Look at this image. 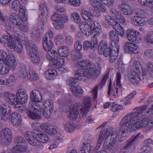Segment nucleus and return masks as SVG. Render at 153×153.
<instances>
[{"mask_svg": "<svg viewBox=\"0 0 153 153\" xmlns=\"http://www.w3.org/2000/svg\"><path fill=\"white\" fill-rule=\"evenodd\" d=\"M134 118L132 114L124 115L121 119L119 125V131L117 130L113 131L111 127L107 128L106 133L102 130L100 133L97 143L95 146V149L98 150L100 148L105 137H107L103 143V148L107 150L116 152L118 149L119 143L126 139L128 133L132 129L137 128L139 125L137 123H132Z\"/></svg>", "mask_w": 153, "mask_h": 153, "instance_id": "f257e3e1", "label": "nucleus"}, {"mask_svg": "<svg viewBox=\"0 0 153 153\" xmlns=\"http://www.w3.org/2000/svg\"><path fill=\"white\" fill-rule=\"evenodd\" d=\"M3 97L9 104L15 105V109L19 111H23L22 104L26 102L28 98L27 91L22 90H18L16 95L9 91H6L4 93Z\"/></svg>", "mask_w": 153, "mask_h": 153, "instance_id": "f03ea898", "label": "nucleus"}, {"mask_svg": "<svg viewBox=\"0 0 153 153\" xmlns=\"http://www.w3.org/2000/svg\"><path fill=\"white\" fill-rule=\"evenodd\" d=\"M30 96L32 101L30 102L29 106L30 110L27 111V114L32 119L38 121L41 119L39 113L42 109L41 106L37 102L42 101L41 95L38 91L34 90L31 92Z\"/></svg>", "mask_w": 153, "mask_h": 153, "instance_id": "7ed1b4c3", "label": "nucleus"}, {"mask_svg": "<svg viewBox=\"0 0 153 153\" xmlns=\"http://www.w3.org/2000/svg\"><path fill=\"white\" fill-rule=\"evenodd\" d=\"M4 107L0 108V119L3 121H6L9 118L10 122L14 126H18L22 124V117L17 112L13 113L10 115L11 108L8 105H4Z\"/></svg>", "mask_w": 153, "mask_h": 153, "instance_id": "20e7f679", "label": "nucleus"}, {"mask_svg": "<svg viewBox=\"0 0 153 153\" xmlns=\"http://www.w3.org/2000/svg\"><path fill=\"white\" fill-rule=\"evenodd\" d=\"M101 71V67L97 64L94 68H90L87 70L79 69L75 71V76L78 80L84 81L87 78L94 79L98 76Z\"/></svg>", "mask_w": 153, "mask_h": 153, "instance_id": "39448f33", "label": "nucleus"}, {"mask_svg": "<svg viewBox=\"0 0 153 153\" xmlns=\"http://www.w3.org/2000/svg\"><path fill=\"white\" fill-rule=\"evenodd\" d=\"M27 19V15L19 18L17 13H13L10 16L9 20L20 30L26 32L28 30L29 27L27 25L24 24V22Z\"/></svg>", "mask_w": 153, "mask_h": 153, "instance_id": "423d86ee", "label": "nucleus"}, {"mask_svg": "<svg viewBox=\"0 0 153 153\" xmlns=\"http://www.w3.org/2000/svg\"><path fill=\"white\" fill-rule=\"evenodd\" d=\"M82 31L83 33L86 36H89L94 34L93 37L99 36L101 32V27L100 24L97 22H94L92 24L89 25L85 23L83 25Z\"/></svg>", "mask_w": 153, "mask_h": 153, "instance_id": "0eeeda50", "label": "nucleus"}, {"mask_svg": "<svg viewBox=\"0 0 153 153\" xmlns=\"http://www.w3.org/2000/svg\"><path fill=\"white\" fill-rule=\"evenodd\" d=\"M86 113V110L82 107V104L80 103L76 102L74 105L67 116L70 119L75 120L77 118H82L85 115Z\"/></svg>", "mask_w": 153, "mask_h": 153, "instance_id": "6e6552de", "label": "nucleus"}, {"mask_svg": "<svg viewBox=\"0 0 153 153\" xmlns=\"http://www.w3.org/2000/svg\"><path fill=\"white\" fill-rule=\"evenodd\" d=\"M19 71L20 76L23 78L27 77L28 79L32 81H35L38 79V75L35 71L32 69L27 70L25 66H21L19 68Z\"/></svg>", "mask_w": 153, "mask_h": 153, "instance_id": "1a4fd4ad", "label": "nucleus"}, {"mask_svg": "<svg viewBox=\"0 0 153 153\" xmlns=\"http://www.w3.org/2000/svg\"><path fill=\"white\" fill-rule=\"evenodd\" d=\"M6 60L5 62H0V74L5 75L9 73L10 70L14 71L16 66V60Z\"/></svg>", "mask_w": 153, "mask_h": 153, "instance_id": "9d476101", "label": "nucleus"}, {"mask_svg": "<svg viewBox=\"0 0 153 153\" xmlns=\"http://www.w3.org/2000/svg\"><path fill=\"white\" fill-rule=\"evenodd\" d=\"M12 137L11 130L7 128H4L0 133V142L4 145L7 146L11 143Z\"/></svg>", "mask_w": 153, "mask_h": 153, "instance_id": "9b49d317", "label": "nucleus"}, {"mask_svg": "<svg viewBox=\"0 0 153 153\" xmlns=\"http://www.w3.org/2000/svg\"><path fill=\"white\" fill-rule=\"evenodd\" d=\"M35 142L36 144L34 146H36L40 149H43L44 148V145L42 143H47L49 141L48 136L43 132L36 133L35 138Z\"/></svg>", "mask_w": 153, "mask_h": 153, "instance_id": "f8f14e48", "label": "nucleus"}, {"mask_svg": "<svg viewBox=\"0 0 153 153\" xmlns=\"http://www.w3.org/2000/svg\"><path fill=\"white\" fill-rule=\"evenodd\" d=\"M140 32L132 28L128 29L126 32V35L127 39L131 42H139L141 40V37Z\"/></svg>", "mask_w": 153, "mask_h": 153, "instance_id": "ddd939ff", "label": "nucleus"}, {"mask_svg": "<svg viewBox=\"0 0 153 153\" xmlns=\"http://www.w3.org/2000/svg\"><path fill=\"white\" fill-rule=\"evenodd\" d=\"M12 9L16 12L19 11L18 16L19 18L27 15V11L25 6L21 4L18 0L13 1L12 4Z\"/></svg>", "mask_w": 153, "mask_h": 153, "instance_id": "4468645a", "label": "nucleus"}, {"mask_svg": "<svg viewBox=\"0 0 153 153\" xmlns=\"http://www.w3.org/2000/svg\"><path fill=\"white\" fill-rule=\"evenodd\" d=\"M53 33L51 30H49L45 33L43 39V48H52L53 44L51 39H53Z\"/></svg>", "mask_w": 153, "mask_h": 153, "instance_id": "2eb2a0df", "label": "nucleus"}, {"mask_svg": "<svg viewBox=\"0 0 153 153\" xmlns=\"http://www.w3.org/2000/svg\"><path fill=\"white\" fill-rule=\"evenodd\" d=\"M128 78L130 82L135 85H137L140 82L141 72L140 71L131 70L129 72Z\"/></svg>", "mask_w": 153, "mask_h": 153, "instance_id": "dca6fc26", "label": "nucleus"}, {"mask_svg": "<svg viewBox=\"0 0 153 153\" xmlns=\"http://www.w3.org/2000/svg\"><path fill=\"white\" fill-rule=\"evenodd\" d=\"M46 21L45 19H40L39 22L34 27L32 33V37L37 38L39 36L40 33H43L44 30L45 22Z\"/></svg>", "mask_w": 153, "mask_h": 153, "instance_id": "f3484780", "label": "nucleus"}, {"mask_svg": "<svg viewBox=\"0 0 153 153\" xmlns=\"http://www.w3.org/2000/svg\"><path fill=\"white\" fill-rule=\"evenodd\" d=\"M28 55L32 62L36 65L40 63V58L37 51L36 48H27Z\"/></svg>", "mask_w": 153, "mask_h": 153, "instance_id": "a211bd4d", "label": "nucleus"}, {"mask_svg": "<svg viewBox=\"0 0 153 153\" xmlns=\"http://www.w3.org/2000/svg\"><path fill=\"white\" fill-rule=\"evenodd\" d=\"M121 75L120 73L119 72H117L116 73V83L115 87L116 91L112 90L111 88V84L110 83L108 86V94L109 95H112L113 96H115V92L117 94V93L118 90L121 88L122 85L121 83Z\"/></svg>", "mask_w": 153, "mask_h": 153, "instance_id": "6ab92c4d", "label": "nucleus"}, {"mask_svg": "<svg viewBox=\"0 0 153 153\" xmlns=\"http://www.w3.org/2000/svg\"><path fill=\"white\" fill-rule=\"evenodd\" d=\"M118 8L122 13L126 16L132 15L134 13V10L131 6L125 3L120 4Z\"/></svg>", "mask_w": 153, "mask_h": 153, "instance_id": "aec40b11", "label": "nucleus"}, {"mask_svg": "<svg viewBox=\"0 0 153 153\" xmlns=\"http://www.w3.org/2000/svg\"><path fill=\"white\" fill-rule=\"evenodd\" d=\"M40 128L45 132L51 135H53L57 133L56 129L48 123H44L40 126Z\"/></svg>", "mask_w": 153, "mask_h": 153, "instance_id": "412c9836", "label": "nucleus"}, {"mask_svg": "<svg viewBox=\"0 0 153 153\" xmlns=\"http://www.w3.org/2000/svg\"><path fill=\"white\" fill-rule=\"evenodd\" d=\"M36 133L30 131H26L24 134V136L27 142L30 145L34 146L36 144L35 142V138Z\"/></svg>", "mask_w": 153, "mask_h": 153, "instance_id": "4be33fe9", "label": "nucleus"}, {"mask_svg": "<svg viewBox=\"0 0 153 153\" xmlns=\"http://www.w3.org/2000/svg\"><path fill=\"white\" fill-rule=\"evenodd\" d=\"M110 12L111 14L114 16V18L122 24H125L126 20L124 16L120 13L117 10L114 8L111 9Z\"/></svg>", "mask_w": 153, "mask_h": 153, "instance_id": "5701e85b", "label": "nucleus"}, {"mask_svg": "<svg viewBox=\"0 0 153 153\" xmlns=\"http://www.w3.org/2000/svg\"><path fill=\"white\" fill-rule=\"evenodd\" d=\"M16 60V58L14 54L10 53L7 54V53L2 49L0 50V62L1 61L5 62L7 60L10 61V60Z\"/></svg>", "mask_w": 153, "mask_h": 153, "instance_id": "b1692460", "label": "nucleus"}, {"mask_svg": "<svg viewBox=\"0 0 153 153\" xmlns=\"http://www.w3.org/2000/svg\"><path fill=\"white\" fill-rule=\"evenodd\" d=\"M48 10L46 5L40 4L39 5V13L40 19L47 20Z\"/></svg>", "mask_w": 153, "mask_h": 153, "instance_id": "393cba45", "label": "nucleus"}, {"mask_svg": "<svg viewBox=\"0 0 153 153\" xmlns=\"http://www.w3.org/2000/svg\"><path fill=\"white\" fill-rule=\"evenodd\" d=\"M28 148L26 143L20 145L16 144L13 148L12 152L13 153H21L26 151Z\"/></svg>", "mask_w": 153, "mask_h": 153, "instance_id": "a878e982", "label": "nucleus"}, {"mask_svg": "<svg viewBox=\"0 0 153 153\" xmlns=\"http://www.w3.org/2000/svg\"><path fill=\"white\" fill-rule=\"evenodd\" d=\"M98 41L96 37H93L91 42L88 41H85L83 42V48H95L98 46Z\"/></svg>", "mask_w": 153, "mask_h": 153, "instance_id": "bb28decb", "label": "nucleus"}, {"mask_svg": "<svg viewBox=\"0 0 153 153\" xmlns=\"http://www.w3.org/2000/svg\"><path fill=\"white\" fill-rule=\"evenodd\" d=\"M81 48H73L71 52V59L73 60H77L81 59L82 56L80 52Z\"/></svg>", "mask_w": 153, "mask_h": 153, "instance_id": "cd10ccee", "label": "nucleus"}, {"mask_svg": "<svg viewBox=\"0 0 153 153\" xmlns=\"http://www.w3.org/2000/svg\"><path fill=\"white\" fill-rule=\"evenodd\" d=\"M45 50L47 51L46 57L50 61H52L57 56V52L56 51L52 49V48H44Z\"/></svg>", "mask_w": 153, "mask_h": 153, "instance_id": "c85d7f7f", "label": "nucleus"}, {"mask_svg": "<svg viewBox=\"0 0 153 153\" xmlns=\"http://www.w3.org/2000/svg\"><path fill=\"white\" fill-rule=\"evenodd\" d=\"M57 75V72L54 69L51 68L46 71L45 76L48 79L53 80L56 78Z\"/></svg>", "mask_w": 153, "mask_h": 153, "instance_id": "c756f323", "label": "nucleus"}, {"mask_svg": "<svg viewBox=\"0 0 153 153\" xmlns=\"http://www.w3.org/2000/svg\"><path fill=\"white\" fill-rule=\"evenodd\" d=\"M71 90L73 94L77 98L81 97L83 94V91L82 88L79 86L71 87Z\"/></svg>", "mask_w": 153, "mask_h": 153, "instance_id": "7c9ffc66", "label": "nucleus"}, {"mask_svg": "<svg viewBox=\"0 0 153 153\" xmlns=\"http://www.w3.org/2000/svg\"><path fill=\"white\" fill-rule=\"evenodd\" d=\"M52 62H53V67L58 69H61L64 63V59L58 56Z\"/></svg>", "mask_w": 153, "mask_h": 153, "instance_id": "2f4dec72", "label": "nucleus"}, {"mask_svg": "<svg viewBox=\"0 0 153 153\" xmlns=\"http://www.w3.org/2000/svg\"><path fill=\"white\" fill-rule=\"evenodd\" d=\"M91 63L88 59H85L79 62L78 63V67L83 69V70H87L91 68Z\"/></svg>", "mask_w": 153, "mask_h": 153, "instance_id": "473e14b6", "label": "nucleus"}, {"mask_svg": "<svg viewBox=\"0 0 153 153\" xmlns=\"http://www.w3.org/2000/svg\"><path fill=\"white\" fill-rule=\"evenodd\" d=\"M95 149V147L91 146V144L87 143L85 144L82 149L81 153H90L94 151H97Z\"/></svg>", "mask_w": 153, "mask_h": 153, "instance_id": "72a5a7b5", "label": "nucleus"}, {"mask_svg": "<svg viewBox=\"0 0 153 153\" xmlns=\"http://www.w3.org/2000/svg\"><path fill=\"white\" fill-rule=\"evenodd\" d=\"M112 26L120 36H123L124 35L123 28L118 22L114 21Z\"/></svg>", "mask_w": 153, "mask_h": 153, "instance_id": "f704fd0d", "label": "nucleus"}, {"mask_svg": "<svg viewBox=\"0 0 153 153\" xmlns=\"http://www.w3.org/2000/svg\"><path fill=\"white\" fill-rule=\"evenodd\" d=\"M43 108L50 109V112H51L53 109V103L52 100H45L42 102Z\"/></svg>", "mask_w": 153, "mask_h": 153, "instance_id": "c9c22d12", "label": "nucleus"}, {"mask_svg": "<svg viewBox=\"0 0 153 153\" xmlns=\"http://www.w3.org/2000/svg\"><path fill=\"white\" fill-rule=\"evenodd\" d=\"M131 142L127 141L126 144L120 149L121 153H130L131 151Z\"/></svg>", "mask_w": 153, "mask_h": 153, "instance_id": "e433bc0d", "label": "nucleus"}, {"mask_svg": "<svg viewBox=\"0 0 153 153\" xmlns=\"http://www.w3.org/2000/svg\"><path fill=\"white\" fill-rule=\"evenodd\" d=\"M138 2L145 7L153 9V0H138Z\"/></svg>", "mask_w": 153, "mask_h": 153, "instance_id": "4c0bfd02", "label": "nucleus"}, {"mask_svg": "<svg viewBox=\"0 0 153 153\" xmlns=\"http://www.w3.org/2000/svg\"><path fill=\"white\" fill-rule=\"evenodd\" d=\"M65 130L68 132H71L75 128V126L71 122H67L64 123Z\"/></svg>", "mask_w": 153, "mask_h": 153, "instance_id": "58836bf2", "label": "nucleus"}, {"mask_svg": "<svg viewBox=\"0 0 153 153\" xmlns=\"http://www.w3.org/2000/svg\"><path fill=\"white\" fill-rule=\"evenodd\" d=\"M81 14L82 18L84 20L88 21L92 20L91 15L90 11L88 12L85 10H82Z\"/></svg>", "mask_w": 153, "mask_h": 153, "instance_id": "ea45409f", "label": "nucleus"}, {"mask_svg": "<svg viewBox=\"0 0 153 153\" xmlns=\"http://www.w3.org/2000/svg\"><path fill=\"white\" fill-rule=\"evenodd\" d=\"M98 53L100 54H103L105 56H109L111 53V51L114 50V48H98Z\"/></svg>", "mask_w": 153, "mask_h": 153, "instance_id": "a19ab883", "label": "nucleus"}, {"mask_svg": "<svg viewBox=\"0 0 153 153\" xmlns=\"http://www.w3.org/2000/svg\"><path fill=\"white\" fill-rule=\"evenodd\" d=\"M144 40L146 43L153 44V31H151L147 34L144 37Z\"/></svg>", "mask_w": 153, "mask_h": 153, "instance_id": "79ce46f5", "label": "nucleus"}, {"mask_svg": "<svg viewBox=\"0 0 153 153\" xmlns=\"http://www.w3.org/2000/svg\"><path fill=\"white\" fill-rule=\"evenodd\" d=\"M118 49L115 48V49L111 51L109 58V61L111 62H114L117 59L118 55Z\"/></svg>", "mask_w": 153, "mask_h": 153, "instance_id": "37998d69", "label": "nucleus"}, {"mask_svg": "<svg viewBox=\"0 0 153 153\" xmlns=\"http://www.w3.org/2000/svg\"><path fill=\"white\" fill-rule=\"evenodd\" d=\"M41 108L42 109V110H41L40 113H39V114L40 116V117H41V116L40 114H41V112L42 111V114L45 117L47 118H50L52 114V112L53 111V109L52 110V111H51V112H50V109L47 108ZM41 119V118L39 120H40Z\"/></svg>", "mask_w": 153, "mask_h": 153, "instance_id": "c03bdc74", "label": "nucleus"}, {"mask_svg": "<svg viewBox=\"0 0 153 153\" xmlns=\"http://www.w3.org/2000/svg\"><path fill=\"white\" fill-rule=\"evenodd\" d=\"M140 18L147 19L149 17V14L145 10H140L136 13Z\"/></svg>", "mask_w": 153, "mask_h": 153, "instance_id": "a18cd8bd", "label": "nucleus"}, {"mask_svg": "<svg viewBox=\"0 0 153 153\" xmlns=\"http://www.w3.org/2000/svg\"><path fill=\"white\" fill-rule=\"evenodd\" d=\"M109 37L112 41H117V42L119 41V36L115 31L111 30L110 32Z\"/></svg>", "mask_w": 153, "mask_h": 153, "instance_id": "49530a36", "label": "nucleus"}, {"mask_svg": "<svg viewBox=\"0 0 153 153\" xmlns=\"http://www.w3.org/2000/svg\"><path fill=\"white\" fill-rule=\"evenodd\" d=\"M58 51L59 55L61 56L66 57L69 53L68 48H58Z\"/></svg>", "mask_w": 153, "mask_h": 153, "instance_id": "de8ad7c7", "label": "nucleus"}, {"mask_svg": "<svg viewBox=\"0 0 153 153\" xmlns=\"http://www.w3.org/2000/svg\"><path fill=\"white\" fill-rule=\"evenodd\" d=\"M115 21L113 18L110 16L107 15L105 18V20L103 24L105 25H111L114 23Z\"/></svg>", "mask_w": 153, "mask_h": 153, "instance_id": "09e8293b", "label": "nucleus"}, {"mask_svg": "<svg viewBox=\"0 0 153 153\" xmlns=\"http://www.w3.org/2000/svg\"><path fill=\"white\" fill-rule=\"evenodd\" d=\"M77 80L74 77H71L68 78L66 80V83L68 85L74 87L76 84Z\"/></svg>", "mask_w": 153, "mask_h": 153, "instance_id": "8fccbe9b", "label": "nucleus"}, {"mask_svg": "<svg viewBox=\"0 0 153 153\" xmlns=\"http://www.w3.org/2000/svg\"><path fill=\"white\" fill-rule=\"evenodd\" d=\"M144 135L141 134V133H138L136 136L133 137V138L131 140H129V141L131 142V143H132L135 141H139L142 140L144 138Z\"/></svg>", "mask_w": 153, "mask_h": 153, "instance_id": "3c124183", "label": "nucleus"}, {"mask_svg": "<svg viewBox=\"0 0 153 153\" xmlns=\"http://www.w3.org/2000/svg\"><path fill=\"white\" fill-rule=\"evenodd\" d=\"M71 17L73 19L74 21L76 23H78L81 21V18L78 14L76 12L73 13L71 15Z\"/></svg>", "mask_w": 153, "mask_h": 153, "instance_id": "603ef678", "label": "nucleus"}, {"mask_svg": "<svg viewBox=\"0 0 153 153\" xmlns=\"http://www.w3.org/2000/svg\"><path fill=\"white\" fill-rule=\"evenodd\" d=\"M152 150V148L149 145L143 146L141 148L142 153H151Z\"/></svg>", "mask_w": 153, "mask_h": 153, "instance_id": "864d4df0", "label": "nucleus"}, {"mask_svg": "<svg viewBox=\"0 0 153 153\" xmlns=\"http://www.w3.org/2000/svg\"><path fill=\"white\" fill-rule=\"evenodd\" d=\"M55 42L56 45H60L63 42V37L61 35L56 36L54 38Z\"/></svg>", "mask_w": 153, "mask_h": 153, "instance_id": "5fc2aeb1", "label": "nucleus"}, {"mask_svg": "<svg viewBox=\"0 0 153 153\" xmlns=\"http://www.w3.org/2000/svg\"><path fill=\"white\" fill-rule=\"evenodd\" d=\"M53 24L54 27L57 29H61L64 27L63 23L59 20L54 22Z\"/></svg>", "mask_w": 153, "mask_h": 153, "instance_id": "6e6d98bb", "label": "nucleus"}, {"mask_svg": "<svg viewBox=\"0 0 153 153\" xmlns=\"http://www.w3.org/2000/svg\"><path fill=\"white\" fill-rule=\"evenodd\" d=\"M98 86H96L91 91L93 99L95 100L97 97L98 94Z\"/></svg>", "mask_w": 153, "mask_h": 153, "instance_id": "4d7b16f0", "label": "nucleus"}, {"mask_svg": "<svg viewBox=\"0 0 153 153\" xmlns=\"http://www.w3.org/2000/svg\"><path fill=\"white\" fill-rule=\"evenodd\" d=\"M139 19H140V18L137 15L136 16L132 17L131 19V23L134 25L136 26H138Z\"/></svg>", "mask_w": 153, "mask_h": 153, "instance_id": "13d9d810", "label": "nucleus"}, {"mask_svg": "<svg viewBox=\"0 0 153 153\" xmlns=\"http://www.w3.org/2000/svg\"><path fill=\"white\" fill-rule=\"evenodd\" d=\"M124 52L126 53H134L136 54L138 52V48H124Z\"/></svg>", "mask_w": 153, "mask_h": 153, "instance_id": "bf43d9fd", "label": "nucleus"}, {"mask_svg": "<svg viewBox=\"0 0 153 153\" xmlns=\"http://www.w3.org/2000/svg\"><path fill=\"white\" fill-rule=\"evenodd\" d=\"M91 98L90 97H87L84 100L83 103L85 107L89 108L90 107L91 104Z\"/></svg>", "mask_w": 153, "mask_h": 153, "instance_id": "052dcab7", "label": "nucleus"}, {"mask_svg": "<svg viewBox=\"0 0 153 153\" xmlns=\"http://www.w3.org/2000/svg\"><path fill=\"white\" fill-rule=\"evenodd\" d=\"M15 142L16 144H22L26 143L24 139L21 137H18L16 139Z\"/></svg>", "mask_w": 153, "mask_h": 153, "instance_id": "680f3d73", "label": "nucleus"}, {"mask_svg": "<svg viewBox=\"0 0 153 153\" xmlns=\"http://www.w3.org/2000/svg\"><path fill=\"white\" fill-rule=\"evenodd\" d=\"M91 4L94 7L97 8L101 3L99 0H89Z\"/></svg>", "mask_w": 153, "mask_h": 153, "instance_id": "e2e57ef3", "label": "nucleus"}, {"mask_svg": "<svg viewBox=\"0 0 153 153\" xmlns=\"http://www.w3.org/2000/svg\"><path fill=\"white\" fill-rule=\"evenodd\" d=\"M141 67V65L139 61H135L133 63V68L134 71H140V68Z\"/></svg>", "mask_w": 153, "mask_h": 153, "instance_id": "0e129e2a", "label": "nucleus"}, {"mask_svg": "<svg viewBox=\"0 0 153 153\" xmlns=\"http://www.w3.org/2000/svg\"><path fill=\"white\" fill-rule=\"evenodd\" d=\"M69 3L75 7L79 6L80 4L79 0H69Z\"/></svg>", "mask_w": 153, "mask_h": 153, "instance_id": "69168bd1", "label": "nucleus"}, {"mask_svg": "<svg viewBox=\"0 0 153 153\" xmlns=\"http://www.w3.org/2000/svg\"><path fill=\"white\" fill-rule=\"evenodd\" d=\"M106 77L105 76H104L103 77L101 80L100 82V83L98 85L99 88H102L103 86L105 85L106 82Z\"/></svg>", "mask_w": 153, "mask_h": 153, "instance_id": "338daca9", "label": "nucleus"}, {"mask_svg": "<svg viewBox=\"0 0 153 153\" xmlns=\"http://www.w3.org/2000/svg\"><path fill=\"white\" fill-rule=\"evenodd\" d=\"M145 55L148 57L153 56V51L152 50L149 49L147 50L144 52Z\"/></svg>", "mask_w": 153, "mask_h": 153, "instance_id": "774afa93", "label": "nucleus"}]
</instances>
